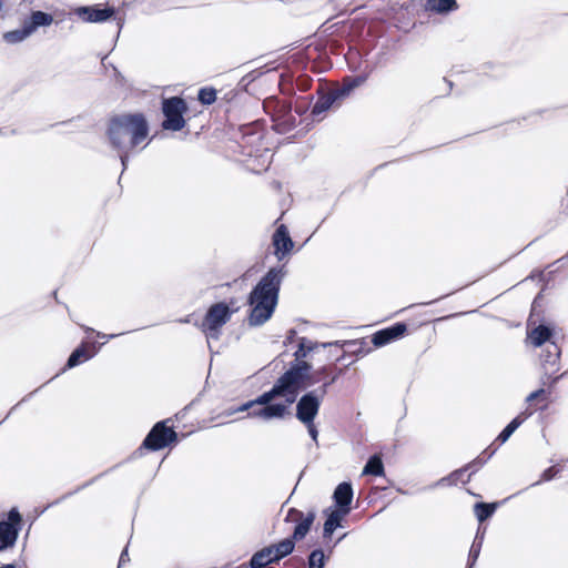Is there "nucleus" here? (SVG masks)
Here are the masks:
<instances>
[{"mask_svg":"<svg viewBox=\"0 0 568 568\" xmlns=\"http://www.w3.org/2000/svg\"><path fill=\"white\" fill-rule=\"evenodd\" d=\"M333 498L336 505L339 507L338 509H349V505L353 500V489L351 484L342 483L339 484L334 491Z\"/></svg>","mask_w":568,"mask_h":568,"instance_id":"ddd939ff","label":"nucleus"},{"mask_svg":"<svg viewBox=\"0 0 568 568\" xmlns=\"http://www.w3.org/2000/svg\"><path fill=\"white\" fill-rule=\"evenodd\" d=\"M425 8L428 11L445 14L457 10L458 4L456 0H427Z\"/></svg>","mask_w":568,"mask_h":568,"instance_id":"dca6fc26","label":"nucleus"},{"mask_svg":"<svg viewBox=\"0 0 568 568\" xmlns=\"http://www.w3.org/2000/svg\"><path fill=\"white\" fill-rule=\"evenodd\" d=\"M216 99V91L214 89L204 88L199 92V100L203 104H212Z\"/></svg>","mask_w":568,"mask_h":568,"instance_id":"cd10ccee","label":"nucleus"},{"mask_svg":"<svg viewBox=\"0 0 568 568\" xmlns=\"http://www.w3.org/2000/svg\"><path fill=\"white\" fill-rule=\"evenodd\" d=\"M273 245L275 247V256L280 261L292 251L294 243L285 225H280L276 229L273 235Z\"/></svg>","mask_w":568,"mask_h":568,"instance_id":"1a4fd4ad","label":"nucleus"},{"mask_svg":"<svg viewBox=\"0 0 568 568\" xmlns=\"http://www.w3.org/2000/svg\"><path fill=\"white\" fill-rule=\"evenodd\" d=\"M406 331V325L398 323L386 329H382L373 335L372 342L375 346H384L393 339L402 336Z\"/></svg>","mask_w":568,"mask_h":568,"instance_id":"9b49d317","label":"nucleus"},{"mask_svg":"<svg viewBox=\"0 0 568 568\" xmlns=\"http://www.w3.org/2000/svg\"><path fill=\"white\" fill-rule=\"evenodd\" d=\"M315 519V513L310 511L306 516L303 513L296 509H290L286 516V520L288 521H297V525L294 529L293 537L295 539H302L310 531L311 526L313 525Z\"/></svg>","mask_w":568,"mask_h":568,"instance_id":"6e6552de","label":"nucleus"},{"mask_svg":"<svg viewBox=\"0 0 568 568\" xmlns=\"http://www.w3.org/2000/svg\"><path fill=\"white\" fill-rule=\"evenodd\" d=\"M349 513V509H333L327 515L324 523V536H331L334 530L341 526L343 518Z\"/></svg>","mask_w":568,"mask_h":568,"instance_id":"2eb2a0df","label":"nucleus"},{"mask_svg":"<svg viewBox=\"0 0 568 568\" xmlns=\"http://www.w3.org/2000/svg\"><path fill=\"white\" fill-rule=\"evenodd\" d=\"M94 354H95V351L90 353L85 348V346L78 347L70 355V357L68 359V363H67V366L69 368H72V367L79 365L81 362L90 359Z\"/></svg>","mask_w":568,"mask_h":568,"instance_id":"412c9836","label":"nucleus"},{"mask_svg":"<svg viewBox=\"0 0 568 568\" xmlns=\"http://www.w3.org/2000/svg\"><path fill=\"white\" fill-rule=\"evenodd\" d=\"M479 551H480V541L477 542V539H476L470 548V551H469V556H470V558H473V562L477 559Z\"/></svg>","mask_w":568,"mask_h":568,"instance_id":"473e14b6","label":"nucleus"},{"mask_svg":"<svg viewBox=\"0 0 568 568\" xmlns=\"http://www.w3.org/2000/svg\"><path fill=\"white\" fill-rule=\"evenodd\" d=\"M310 369L311 365L308 363L300 362L283 374L268 392L261 394L255 399L248 400L233 410H229L226 415L231 416L235 413L252 409L248 413L251 417H257L263 420L283 418L290 405L295 402L298 392L315 383L308 376Z\"/></svg>","mask_w":568,"mask_h":568,"instance_id":"f257e3e1","label":"nucleus"},{"mask_svg":"<svg viewBox=\"0 0 568 568\" xmlns=\"http://www.w3.org/2000/svg\"><path fill=\"white\" fill-rule=\"evenodd\" d=\"M272 550V558L275 561L286 557L294 550V541L292 539H284L276 545L268 547Z\"/></svg>","mask_w":568,"mask_h":568,"instance_id":"f3484780","label":"nucleus"},{"mask_svg":"<svg viewBox=\"0 0 568 568\" xmlns=\"http://www.w3.org/2000/svg\"><path fill=\"white\" fill-rule=\"evenodd\" d=\"M85 331H87V332H93V329H92V328H90V327H87V328H85Z\"/></svg>","mask_w":568,"mask_h":568,"instance_id":"a19ab883","label":"nucleus"},{"mask_svg":"<svg viewBox=\"0 0 568 568\" xmlns=\"http://www.w3.org/2000/svg\"><path fill=\"white\" fill-rule=\"evenodd\" d=\"M272 557V550L268 547H265L253 555L250 561V566L252 568H263L266 565L275 561Z\"/></svg>","mask_w":568,"mask_h":568,"instance_id":"a211bd4d","label":"nucleus"},{"mask_svg":"<svg viewBox=\"0 0 568 568\" xmlns=\"http://www.w3.org/2000/svg\"><path fill=\"white\" fill-rule=\"evenodd\" d=\"M523 419L518 416L514 418L498 435L497 439L500 443H506L508 438L514 434V432L521 425Z\"/></svg>","mask_w":568,"mask_h":568,"instance_id":"a878e982","label":"nucleus"},{"mask_svg":"<svg viewBox=\"0 0 568 568\" xmlns=\"http://www.w3.org/2000/svg\"><path fill=\"white\" fill-rule=\"evenodd\" d=\"M30 36V31H28L27 27L23 24L21 29L4 32L2 38L8 44H17L24 41Z\"/></svg>","mask_w":568,"mask_h":568,"instance_id":"aec40b11","label":"nucleus"},{"mask_svg":"<svg viewBox=\"0 0 568 568\" xmlns=\"http://www.w3.org/2000/svg\"><path fill=\"white\" fill-rule=\"evenodd\" d=\"M186 111L185 102L180 98H171L163 102V113L165 120L163 128L165 130L180 131L185 125L183 113Z\"/></svg>","mask_w":568,"mask_h":568,"instance_id":"423d86ee","label":"nucleus"},{"mask_svg":"<svg viewBox=\"0 0 568 568\" xmlns=\"http://www.w3.org/2000/svg\"><path fill=\"white\" fill-rule=\"evenodd\" d=\"M7 523L12 524V526H14V527L19 526L20 523H21V515H20V513L17 509H14V508L11 509L9 511Z\"/></svg>","mask_w":568,"mask_h":568,"instance_id":"c756f323","label":"nucleus"},{"mask_svg":"<svg viewBox=\"0 0 568 568\" xmlns=\"http://www.w3.org/2000/svg\"><path fill=\"white\" fill-rule=\"evenodd\" d=\"M305 427L307 428V432H308V435L311 436V438L317 443V437H318V430L314 424V422H310V424H304Z\"/></svg>","mask_w":568,"mask_h":568,"instance_id":"2f4dec72","label":"nucleus"},{"mask_svg":"<svg viewBox=\"0 0 568 568\" xmlns=\"http://www.w3.org/2000/svg\"><path fill=\"white\" fill-rule=\"evenodd\" d=\"M126 551H123L121 557H120V564H122L124 561V559H126V556H125Z\"/></svg>","mask_w":568,"mask_h":568,"instance_id":"4c0bfd02","label":"nucleus"},{"mask_svg":"<svg viewBox=\"0 0 568 568\" xmlns=\"http://www.w3.org/2000/svg\"><path fill=\"white\" fill-rule=\"evenodd\" d=\"M363 475H374V476H383L384 475V465L382 459L378 456H372L365 467L363 468Z\"/></svg>","mask_w":568,"mask_h":568,"instance_id":"4be33fe9","label":"nucleus"},{"mask_svg":"<svg viewBox=\"0 0 568 568\" xmlns=\"http://www.w3.org/2000/svg\"><path fill=\"white\" fill-rule=\"evenodd\" d=\"M19 528L7 521H0V551L12 547L18 538Z\"/></svg>","mask_w":568,"mask_h":568,"instance_id":"f8f14e48","label":"nucleus"},{"mask_svg":"<svg viewBox=\"0 0 568 568\" xmlns=\"http://www.w3.org/2000/svg\"><path fill=\"white\" fill-rule=\"evenodd\" d=\"M324 552L320 549H316L311 552L308 557V568H323L324 567Z\"/></svg>","mask_w":568,"mask_h":568,"instance_id":"bb28decb","label":"nucleus"},{"mask_svg":"<svg viewBox=\"0 0 568 568\" xmlns=\"http://www.w3.org/2000/svg\"><path fill=\"white\" fill-rule=\"evenodd\" d=\"M181 322H183V323H189L190 321H189V318H184V320H182Z\"/></svg>","mask_w":568,"mask_h":568,"instance_id":"ea45409f","label":"nucleus"},{"mask_svg":"<svg viewBox=\"0 0 568 568\" xmlns=\"http://www.w3.org/2000/svg\"><path fill=\"white\" fill-rule=\"evenodd\" d=\"M232 310L226 303L220 302L210 306L202 323L201 331L206 336L207 342L217 341L222 333V327L231 320Z\"/></svg>","mask_w":568,"mask_h":568,"instance_id":"20e7f679","label":"nucleus"},{"mask_svg":"<svg viewBox=\"0 0 568 568\" xmlns=\"http://www.w3.org/2000/svg\"><path fill=\"white\" fill-rule=\"evenodd\" d=\"M495 504H484V503H478L475 505V514H476V517L477 519L483 523L484 520H486L488 517H490L493 515V513L495 511Z\"/></svg>","mask_w":568,"mask_h":568,"instance_id":"393cba45","label":"nucleus"},{"mask_svg":"<svg viewBox=\"0 0 568 568\" xmlns=\"http://www.w3.org/2000/svg\"><path fill=\"white\" fill-rule=\"evenodd\" d=\"M284 276L283 267L271 268L253 288L248 296V324L251 326H261L272 317Z\"/></svg>","mask_w":568,"mask_h":568,"instance_id":"7ed1b4c3","label":"nucleus"},{"mask_svg":"<svg viewBox=\"0 0 568 568\" xmlns=\"http://www.w3.org/2000/svg\"><path fill=\"white\" fill-rule=\"evenodd\" d=\"M542 394H544V389H538V390H536V392L530 393V394L527 396L526 400H527L528 403H531V402H534L535 399H537L539 396H541Z\"/></svg>","mask_w":568,"mask_h":568,"instance_id":"f704fd0d","label":"nucleus"},{"mask_svg":"<svg viewBox=\"0 0 568 568\" xmlns=\"http://www.w3.org/2000/svg\"><path fill=\"white\" fill-rule=\"evenodd\" d=\"M327 385L328 383L323 385V387L320 389V395H317L316 392H308L297 402L296 418L302 424H310V422H314L318 414L321 402L326 394Z\"/></svg>","mask_w":568,"mask_h":568,"instance_id":"39448f33","label":"nucleus"},{"mask_svg":"<svg viewBox=\"0 0 568 568\" xmlns=\"http://www.w3.org/2000/svg\"><path fill=\"white\" fill-rule=\"evenodd\" d=\"M556 474H557V470L555 469V467H550L542 473L541 479L546 480V481L550 480L556 476Z\"/></svg>","mask_w":568,"mask_h":568,"instance_id":"72a5a7b5","label":"nucleus"},{"mask_svg":"<svg viewBox=\"0 0 568 568\" xmlns=\"http://www.w3.org/2000/svg\"><path fill=\"white\" fill-rule=\"evenodd\" d=\"M363 83V80L357 78L355 80H353L349 84L345 85L342 90H341V94L342 95H345V94H348L354 88L361 85Z\"/></svg>","mask_w":568,"mask_h":568,"instance_id":"7c9ffc66","label":"nucleus"},{"mask_svg":"<svg viewBox=\"0 0 568 568\" xmlns=\"http://www.w3.org/2000/svg\"><path fill=\"white\" fill-rule=\"evenodd\" d=\"M114 13L113 9H98L91 7H79L75 14L87 22H103L111 18Z\"/></svg>","mask_w":568,"mask_h":568,"instance_id":"9d476101","label":"nucleus"},{"mask_svg":"<svg viewBox=\"0 0 568 568\" xmlns=\"http://www.w3.org/2000/svg\"><path fill=\"white\" fill-rule=\"evenodd\" d=\"M176 439V433L166 427L163 422L154 425L143 442V446L151 450H159Z\"/></svg>","mask_w":568,"mask_h":568,"instance_id":"0eeeda50","label":"nucleus"},{"mask_svg":"<svg viewBox=\"0 0 568 568\" xmlns=\"http://www.w3.org/2000/svg\"><path fill=\"white\" fill-rule=\"evenodd\" d=\"M53 22V17L49 13L42 11H33L30 16V19L24 22L30 34H33L36 30L40 27H49Z\"/></svg>","mask_w":568,"mask_h":568,"instance_id":"4468645a","label":"nucleus"},{"mask_svg":"<svg viewBox=\"0 0 568 568\" xmlns=\"http://www.w3.org/2000/svg\"><path fill=\"white\" fill-rule=\"evenodd\" d=\"M551 336V332L547 326L540 325L534 328L528 338L532 345L536 347L541 346L545 342H547Z\"/></svg>","mask_w":568,"mask_h":568,"instance_id":"6ab92c4d","label":"nucleus"},{"mask_svg":"<svg viewBox=\"0 0 568 568\" xmlns=\"http://www.w3.org/2000/svg\"><path fill=\"white\" fill-rule=\"evenodd\" d=\"M1 568H14L13 565H6V566H2Z\"/></svg>","mask_w":568,"mask_h":568,"instance_id":"58836bf2","label":"nucleus"},{"mask_svg":"<svg viewBox=\"0 0 568 568\" xmlns=\"http://www.w3.org/2000/svg\"><path fill=\"white\" fill-rule=\"evenodd\" d=\"M106 135L110 144L120 152L122 165H126L128 153L143 143L149 135V125L141 113H126L110 120Z\"/></svg>","mask_w":568,"mask_h":568,"instance_id":"f03ea898","label":"nucleus"},{"mask_svg":"<svg viewBox=\"0 0 568 568\" xmlns=\"http://www.w3.org/2000/svg\"><path fill=\"white\" fill-rule=\"evenodd\" d=\"M313 349V343L306 338H301L298 349L296 352L297 357H304L308 352Z\"/></svg>","mask_w":568,"mask_h":568,"instance_id":"c85d7f7f","label":"nucleus"},{"mask_svg":"<svg viewBox=\"0 0 568 568\" xmlns=\"http://www.w3.org/2000/svg\"><path fill=\"white\" fill-rule=\"evenodd\" d=\"M120 334H110V335H106V334H103V333H98V336L101 337V338H104V339H111V338H114L116 336H119Z\"/></svg>","mask_w":568,"mask_h":568,"instance_id":"c9c22d12","label":"nucleus"},{"mask_svg":"<svg viewBox=\"0 0 568 568\" xmlns=\"http://www.w3.org/2000/svg\"><path fill=\"white\" fill-rule=\"evenodd\" d=\"M336 97L332 93L321 97L313 106L312 113L317 115L328 110L334 103Z\"/></svg>","mask_w":568,"mask_h":568,"instance_id":"5701e85b","label":"nucleus"},{"mask_svg":"<svg viewBox=\"0 0 568 568\" xmlns=\"http://www.w3.org/2000/svg\"><path fill=\"white\" fill-rule=\"evenodd\" d=\"M126 551H123L121 557H120V564H122L124 561V559H126V556H125Z\"/></svg>","mask_w":568,"mask_h":568,"instance_id":"e433bc0d","label":"nucleus"},{"mask_svg":"<svg viewBox=\"0 0 568 568\" xmlns=\"http://www.w3.org/2000/svg\"><path fill=\"white\" fill-rule=\"evenodd\" d=\"M546 354L544 355V363L545 365H549L550 367L555 368L557 365V361L560 355L559 347L551 343L546 348Z\"/></svg>","mask_w":568,"mask_h":568,"instance_id":"b1692460","label":"nucleus"}]
</instances>
